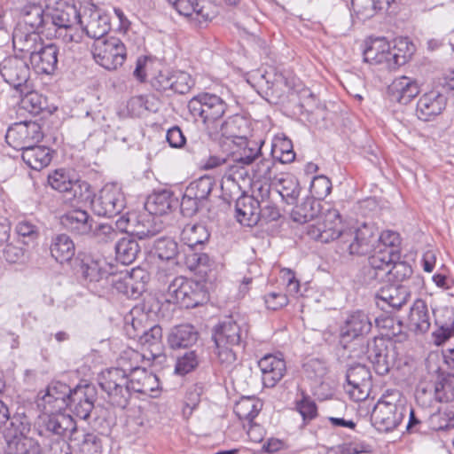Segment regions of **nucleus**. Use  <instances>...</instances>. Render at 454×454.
I'll return each mask as SVG.
<instances>
[{
  "mask_svg": "<svg viewBox=\"0 0 454 454\" xmlns=\"http://www.w3.org/2000/svg\"><path fill=\"white\" fill-rule=\"evenodd\" d=\"M71 0H43L46 8V17L49 21L46 29L55 30V36L65 43H80L82 33L74 27L78 25L80 12Z\"/></svg>",
  "mask_w": 454,
  "mask_h": 454,
  "instance_id": "obj_1",
  "label": "nucleus"
},
{
  "mask_svg": "<svg viewBox=\"0 0 454 454\" xmlns=\"http://www.w3.org/2000/svg\"><path fill=\"white\" fill-rule=\"evenodd\" d=\"M163 296L167 302L186 309L202 305L209 299L203 284L184 277L175 278L165 290Z\"/></svg>",
  "mask_w": 454,
  "mask_h": 454,
  "instance_id": "obj_2",
  "label": "nucleus"
},
{
  "mask_svg": "<svg viewBox=\"0 0 454 454\" xmlns=\"http://www.w3.org/2000/svg\"><path fill=\"white\" fill-rule=\"evenodd\" d=\"M98 385L113 405L124 409L130 399L129 378L125 369L110 368L100 373Z\"/></svg>",
  "mask_w": 454,
  "mask_h": 454,
  "instance_id": "obj_3",
  "label": "nucleus"
},
{
  "mask_svg": "<svg viewBox=\"0 0 454 454\" xmlns=\"http://www.w3.org/2000/svg\"><path fill=\"white\" fill-rule=\"evenodd\" d=\"M227 107L222 98L210 93H200L188 102L190 114L195 120L200 119L207 129L223 116Z\"/></svg>",
  "mask_w": 454,
  "mask_h": 454,
  "instance_id": "obj_4",
  "label": "nucleus"
},
{
  "mask_svg": "<svg viewBox=\"0 0 454 454\" xmlns=\"http://www.w3.org/2000/svg\"><path fill=\"white\" fill-rule=\"evenodd\" d=\"M95 61L107 70H116L122 66L127 51L121 40L115 36L95 41L92 46Z\"/></svg>",
  "mask_w": 454,
  "mask_h": 454,
  "instance_id": "obj_5",
  "label": "nucleus"
},
{
  "mask_svg": "<svg viewBox=\"0 0 454 454\" xmlns=\"http://www.w3.org/2000/svg\"><path fill=\"white\" fill-rule=\"evenodd\" d=\"M378 242V229L372 223L347 230L342 235V244L351 255H365L375 252Z\"/></svg>",
  "mask_w": 454,
  "mask_h": 454,
  "instance_id": "obj_6",
  "label": "nucleus"
},
{
  "mask_svg": "<svg viewBox=\"0 0 454 454\" xmlns=\"http://www.w3.org/2000/svg\"><path fill=\"white\" fill-rule=\"evenodd\" d=\"M364 60L370 65H380L392 70L406 63L405 55L391 52V47L383 38H376L367 43L363 52Z\"/></svg>",
  "mask_w": 454,
  "mask_h": 454,
  "instance_id": "obj_7",
  "label": "nucleus"
},
{
  "mask_svg": "<svg viewBox=\"0 0 454 454\" xmlns=\"http://www.w3.org/2000/svg\"><path fill=\"white\" fill-rule=\"evenodd\" d=\"M126 200L121 188L114 184L105 185L98 195L91 200L95 214L106 217L120 215L125 208Z\"/></svg>",
  "mask_w": 454,
  "mask_h": 454,
  "instance_id": "obj_8",
  "label": "nucleus"
},
{
  "mask_svg": "<svg viewBox=\"0 0 454 454\" xmlns=\"http://www.w3.org/2000/svg\"><path fill=\"white\" fill-rule=\"evenodd\" d=\"M407 411L408 408L401 403L380 400L373 409L372 420L379 431L389 432L400 425Z\"/></svg>",
  "mask_w": 454,
  "mask_h": 454,
  "instance_id": "obj_9",
  "label": "nucleus"
},
{
  "mask_svg": "<svg viewBox=\"0 0 454 454\" xmlns=\"http://www.w3.org/2000/svg\"><path fill=\"white\" fill-rule=\"evenodd\" d=\"M43 137L42 128L35 121L16 122L8 129L5 135L6 143L21 152L39 143Z\"/></svg>",
  "mask_w": 454,
  "mask_h": 454,
  "instance_id": "obj_10",
  "label": "nucleus"
},
{
  "mask_svg": "<svg viewBox=\"0 0 454 454\" xmlns=\"http://www.w3.org/2000/svg\"><path fill=\"white\" fill-rule=\"evenodd\" d=\"M78 26L82 29V34L85 33L88 37L95 41L105 39V35L111 29L109 16L94 4L84 7L82 12L80 11Z\"/></svg>",
  "mask_w": 454,
  "mask_h": 454,
  "instance_id": "obj_11",
  "label": "nucleus"
},
{
  "mask_svg": "<svg viewBox=\"0 0 454 454\" xmlns=\"http://www.w3.org/2000/svg\"><path fill=\"white\" fill-rule=\"evenodd\" d=\"M254 199L257 201L260 222L268 223L280 218V209L277 205L278 194L273 192L270 184L254 182Z\"/></svg>",
  "mask_w": 454,
  "mask_h": 454,
  "instance_id": "obj_12",
  "label": "nucleus"
},
{
  "mask_svg": "<svg viewBox=\"0 0 454 454\" xmlns=\"http://www.w3.org/2000/svg\"><path fill=\"white\" fill-rule=\"evenodd\" d=\"M0 74L5 82L22 94L23 88L27 89L30 68L22 57L10 56L0 63Z\"/></svg>",
  "mask_w": 454,
  "mask_h": 454,
  "instance_id": "obj_13",
  "label": "nucleus"
},
{
  "mask_svg": "<svg viewBox=\"0 0 454 454\" xmlns=\"http://www.w3.org/2000/svg\"><path fill=\"white\" fill-rule=\"evenodd\" d=\"M372 320L367 314L361 310L355 311L348 315L340 328V342L345 349L348 345L372 330Z\"/></svg>",
  "mask_w": 454,
  "mask_h": 454,
  "instance_id": "obj_14",
  "label": "nucleus"
},
{
  "mask_svg": "<svg viewBox=\"0 0 454 454\" xmlns=\"http://www.w3.org/2000/svg\"><path fill=\"white\" fill-rule=\"evenodd\" d=\"M98 390L93 384H79L71 389L67 407L78 418L87 419L97 400Z\"/></svg>",
  "mask_w": 454,
  "mask_h": 454,
  "instance_id": "obj_15",
  "label": "nucleus"
},
{
  "mask_svg": "<svg viewBox=\"0 0 454 454\" xmlns=\"http://www.w3.org/2000/svg\"><path fill=\"white\" fill-rule=\"evenodd\" d=\"M79 272L89 288L98 291V288H107L108 272L104 268L105 262L93 258L91 255L83 254L79 257Z\"/></svg>",
  "mask_w": 454,
  "mask_h": 454,
  "instance_id": "obj_16",
  "label": "nucleus"
},
{
  "mask_svg": "<svg viewBox=\"0 0 454 454\" xmlns=\"http://www.w3.org/2000/svg\"><path fill=\"white\" fill-rule=\"evenodd\" d=\"M73 427H76L72 417L61 411L50 412L43 411L38 419V434L41 436L54 435L62 438L67 431L71 434Z\"/></svg>",
  "mask_w": 454,
  "mask_h": 454,
  "instance_id": "obj_17",
  "label": "nucleus"
},
{
  "mask_svg": "<svg viewBox=\"0 0 454 454\" xmlns=\"http://www.w3.org/2000/svg\"><path fill=\"white\" fill-rule=\"evenodd\" d=\"M348 389L351 398L359 402L364 400L372 387V374L368 367L362 364L350 365L346 373Z\"/></svg>",
  "mask_w": 454,
  "mask_h": 454,
  "instance_id": "obj_18",
  "label": "nucleus"
},
{
  "mask_svg": "<svg viewBox=\"0 0 454 454\" xmlns=\"http://www.w3.org/2000/svg\"><path fill=\"white\" fill-rule=\"evenodd\" d=\"M71 387L60 381L51 382L45 394L38 402L43 411L59 412L67 408V402L71 394Z\"/></svg>",
  "mask_w": 454,
  "mask_h": 454,
  "instance_id": "obj_19",
  "label": "nucleus"
},
{
  "mask_svg": "<svg viewBox=\"0 0 454 454\" xmlns=\"http://www.w3.org/2000/svg\"><path fill=\"white\" fill-rule=\"evenodd\" d=\"M447 105V98L436 90L424 93L419 98L416 107L417 117L423 121L434 120L441 114Z\"/></svg>",
  "mask_w": 454,
  "mask_h": 454,
  "instance_id": "obj_20",
  "label": "nucleus"
},
{
  "mask_svg": "<svg viewBox=\"0 0 454 454\" xmlns=\"http://www.w3.org/2000/svg\"><path fill=\"white\" fill-rule=\"evenodd\" d=\"M262 372V384L266 387H273L279 382L286 372L283 357L271 354L266 355L258 361Z\"/></svg>",
  "mask_w": 454,
  "mask_h": 454,
  "instance_id": "obj_21",
  "label": "nucleus"
},
{
  "mask_svg": "<svg viewBox=\"0 0 454 454\" xmlns=\"http://www.w3.org/2000/svg\"><path fill=\"white\" fill-rule=\"evenodd\" d=\"M95 221L89 213L82 209H72L60 217V224L74 235H90Z\"/></svg>",
  "mask_w": 454,
  "mask_h": 454,
  "instance_id": "obj_22",
  "label": "nucleus"
},
{
  "mask_svg": "<svg viewBox=\"0 0 454 454\" xmlns=\"http://www.w3.org/2000/svg\"><path fill=\"white\" fill-rule=\"evenodd\" d=\"M69 440L73 448L79 454H102L103 442L101 434L94 432H85L79 430L77 427H73Z\"/></svg>",
  "mask_w": 454,
  "mask_h": 454,
  "instance_id": "obj_23",
  "label": "nucleus"
},
{
  "mask_svg": "<svg viewBox=\"0 0 454 454\" xmlns=\"http://www.w3.org/2000/svg\"><path fill=\"white\" fill-rule=\"evenodd\" d=\"M59 47L54 43H43L30 59L37 74H53L58 67Z\"/></svg>",
  "mask_w": 454,
  "mask_h": 454,
  "instance_id": "obj_24",
  "label": "nucleus"
},
{
  "mask_svg": "<svg viewBox=\"0 0 454 454\" xmlns=\"http://www.w3.org/2000/svg\"><path fill=\"white\" fill-rule=\"evenodd\" d=\"M387 261L376 254H371L358 274L359 281L366 286H375L387 278Z\"/></svg>",
  "mask_w": 454,
  "mask_h": 454,
  "instance_id": "obj_25",
  "label": "nucleus"
},
{
  "mask_svg": "<svg viewBox=\"0 0 454 454\" xmlns=\"http://www.w3.org/2000/svg\"><path fill=\"white\" fill-rule=\"evenodd\" d=\"M247 336V332L231 318L220 323L215 329L213 340L215 345H231L240 347Z\"/></svg>",
  "mask_w": 454,
  "mask_h": 454,
  "instance_id": "obj_26",
  "label": "nucleus"
},
{
  "mask_svg": "<svg viewBox=\"0 0 454 454\" xmlns=\"http://www.w3.org/2000/svg\"><path fill=\"white\" fill-rule=\"evenodd\" d=\"M128 370L129 371L128 378L130 394L135 392L149 395L159 388V380L155 374L139 366L131 367Z\"/></svg>",
  "mask_w": 454,
  "mask_h": 454,
  "instance_id": "obj_27",
  "label": "nucleus"
},
{
  "mask_svg": "<svg viewBox=\"0 0 454 454\" xmlns=\"http://www.w3.org/2000/svg\"><path fill=\"white\" fill-rule=\"evenodd\" d=\"M383 339L374 338L367 344V358L372 364L374 371L379 375L388 373L393 365V358Z\"/></svg>",
  "mask_w": 454,
  "mask_h": 454,
  "instance_id": "obj_28",
  "label": "nucleus"
},
{
  "mask_svg": "<svg viewBox=\"0 0 454 454\" xmlns=\"http://www.w3.org/2000/svg\"><path fill=\"white\" fill-rule=\"evenodd\" d=\"M116 226L118 229L127 233H131L139 239L153 237L157 233L149 219L135 215L121 216L116 221Z\"/></svg>",
  "mask_w": 454,
  "mask_h": 454,
  "instance_id": "obj_29",
  "label": "nucleus"
},
{
  "mask_svg": "<svg viewBox=\"0 0 454 454\" xmlns=\"http://www.w3.org/2000/svg\"><path fill=\"white\" fill-rule=\"evenodd\" d=\"M410 297L407 287L402 285H388L382 287L376 294L377 305L382 309H387L386 306L397 310L406 304Z\"/></svg>",
  "mask_w": 454,
  "mask_h": 454,
  "instance_id": "obj_30",
  "label": "nucleus"
},
{
  "mask_svg": "<svg viewBox=\"0 0 454 454\" xmlns=\"http://www.w3.org/2000/svg\"><path fill=\"white\" fill-rule=\"evenodd\" d=\"M401 238L398 232L394 231H384L378 232V242L376 243L374 254L393 262L401 259Z\"/></svg>",
  "mask_w": 454,
  "mask_h": 454,
  "instance_id": "obj_31",
  "label": "nucleus"
},
{
  "mask_svg": "<svg viewBox=\"0 0 454 454\" xmlns=\"http://www.w3.org/2000/svg\"><path fill=\"white\" fill-rule=\"evenodd\" d=\"M43 31L25 32L22 28H15L12 34L14 51L29 56L32 59L40 46L43 43L40 36Z\"/></svg>",
  "mask_w": 454,
  "mask_h": 454,
  "instance_id": "obj_32",
  "label": "nucleus"
},
{
  "mask_svg": "<svg viewBox=\"0 0 454 454\" xmlns=\"http://www.w3.org/2000/svg\"><path fill=\"white\" fill-rule=\"evenodd\" d=\"M392 100L402 105L409 104L419 93V86L415 80L401 76L393 81L388 87Z\"/></svg>",
  "mask_w": 454,
  "mask_h": 454,
  "instance_id": "obj_33",
  "label": "nucleus"
},
{
  "mask_svg": "<svg viewBox=\"0 0 454 454\" xmlns=\"http://www.w3.org/2000/svg\"><path fill=\"white\" fill-rule=\"evenodd\" d=\"M177 204L178 200L171 191L161 190L150 195L145 207L151 215H162L171 212Z\"/></svg>",
  "mask_w": 454,
  "mask_h": 454,
  "instance_id": "obj_34",
  "label": "nucleus"
},
{
  "mask_svg": "<svg viewBox=\"0 0 454 454\" xmlns=\"http://www.w3.org/2000/svg\"><path fill=\"white\" fill-rule=\"evenodd\" d=\"M237 220L244 225L254 226L260 222L257 201L254 199V187L251 196L239 198L235 205Z\"/></svg>",
  "mask_w": 454,
  "mask_h": 454,
  "instance_id": "obj_35",
  "label": "nucleus"
},
{
  "mask_svg": "<svg viewBox=\"0 0 454 454\" xmlns=\"http://www.w3.org/2000/svg\"><path fill=\"white\" fill-rule=\"evenodd\" d=\"M199 339V333L192 325H180L174 327L168 334V343L172 349L189 348Z\"/></svg>",
  "mask_w": 454,
  "mask_h": 454,
  "instance_id": "obj_36",
  "label": "nucleus"
},
{
  "mask_svg": "<svg viewBox=\"0 0 454 454\" xmlns=\"http://www.w3.org/2000/svg\"><path fill=\"white\" fill-rule=\"evenodd\" d=\"M21 158L32 169L41 170L51 163L52 150L47 146L34 144L22 152Z\"/></svg>",
  "mask_w": 454,
  "mask_h": 454,
  "instance_id": "obj_37",
  "label": "nucleus"
},
{
  "mask_svg": "<svg viewBox=\"0 0 454 454\" xmlns=\"http://www.w3.org/2000/svg\"><path fill=\"white\" fill-rule=\"evenodd\" d=\"M263 144V141L256 142L248 140L247 137L239 138V142L234 145L237 150L232 152V157L243 165H251L262 155L261 150Z\"/></svg>",
  "mask_w": 454,
  "mask_h": 454,
  "instance_id": "obj_38",
  "label": "nucleus"
},
{
  "mask_svg": "<svg viewBox=\"0 0 454 454\" xmlns=\"http://www.w3.org/2000/svg\"><path fill=\"white\" fill-rule=\"evenodd\" d=\"M243 129H247L246 120L239 115H233L223 121L215 132L235 145L239 142V138L247 137Z\"/></svg>",
  "mask_w": 454,
  "mask_h": 454,
  "instance_id": "obj_39",
  "label": "nucleus"
},
{
  "mask_svg": "<svg viewBox=\"0 0 454 454\" xmlns=\"http://www.w3.org/2000/svg\"><path fill=\"white\" fill-rule=\"evenodd\" d=\"M409 324L413 331L425 333L430 327V315L426 302L420 299L415 301L409 314Z\"/></svg>",
  "mask_w": 454,
  "mask_h": 454,
  "instance_id": "obj_40",
  "label": "nucleus"
},
{
  "mask_svg": "<svg viewBox=\"0 0 454 454\" xmlns=\"http://www.w3.org/2000/svg\"><path fill=\"white\" fill-rule=\"evenodd\" d=\"M153 252L160 260L168 264H178L176 258L179 254V247L177 242L172 238L161 237L155 239Z\"/></svg>",
  "mask_w": 454,
  "mask_h": 454,
  "instance_id": "obj_41",
  "label": "nucleus"
},
{
  "mask_svg": "<svg viewBox=\"0 0 454 454\" xmlns=\"http://www.w3.org/2000/svg\"><path fill=\"white\" fill-rule=\"evenodd\" d=\"M50 251L51 256L57 262L64 263L73 258L75 247L69 236L66 234H59L52 238Z\"/></svg>",
  "mask_w": 454,
  "mask_h": 454,
  "instance_id": "obj_42",
  "label": "nucleus"
},
{
  "mask_svg": "<svg viewBox=\"0 0 454 454\" xmlns=\"http://www.w3.org/2000/svg\"><path fill=\"white\" fill-rule=\"evenodd\" d=\"M322 210L321 203L314 197L306 198L292 210V219L299 223H308L317 218Z\"/></svg>",
  "mask_w": 454,
  "mask_h": 454,
  "instance_id": "obj_43",
  "label": "nucleus"
},
{
  "mask_svg": "<svg viewBox=\"0 0 454 454\" xmlns=\"http://www.w3.org/2000/svg\"><path fill=\"white\" fill-rule=\"evenodd\" d=\"M114 249L116 260L125 265L134 262L141 251L137 241L131 236L118 239Z\"/></svg>",
  "mask_w": 454,
  "mask_h": 454,
  "instance_id": "obj_44",
  "label": "nucleus"
},
{
  "mask_svg": "<svg viewBox=\"0 0 454 454\" xmlns=\"http://www.w3.org/2000/svg\"><path fill=\"white\" fill-rule=\"evenodd\" d=\"M17 12L25 25L29 27L31 30L43 32V27L49 23L46 17L45 4Z\"/></svg>",
  "mask_w": 454,
  "mask_h": 454,
  "instance_id": "obj_45",
  "label": "nucleus"
},
{
  "mask_svg": "<svg viewBox=\"0 0 454 454\" xmlns=\"http://www.w3.org/2000/svg\"><path fill=\"white\" fill-rule=\"evenodd\" d=\"M262 407V403L260 400L246 396L236 403L234 412L240 420H245L251 424L257 417Z\"/></svg>",
  "mask_w": 454,
  "mask_h": 454,
  "instance_id": "obj_46",
  "label": "nucleus"
},
{
  "mask_svg": "<svg viewBox=\"0 0 454 454\" xmlns=\"http://www.w3.org/2000/svg\"><path fill=\"white\" fill-rule=\"evenodd\" d=\"M8 450L11 454H42L38 442L27 435H12L8 441Z\"/></svg>",
  "mask_w": 454,
  "mask_h": 454,
  "instance_id": "obj_47",
  "label": "nucleus"
},
{
  "mask_svg": "<svg viewBox=\"0 0 454 454\" xmlns=\"http://www.w3.org/2000/svg\"><path fill=\"white\" fill-rule=\"evenodd\" d=\"M181 235L189 250H192L198 245H203L210 236L203 224H188L184 228Z\"/></svg>",
  "mask_w": 454,
  "mask_h": 454,
  "instance_id": "obj_48",
  "label": "nucleus"
},
{
  "mask_svg": "<svg viewBox=\"0 0 454 454\" xmlns=\"http://www.w3.org/2000/svg\"><path fill=\"white\" fill-rule=\"evenodd\" d=\"M107 287L111 286L118 293L123 294L128 297H135L136 294H139L137 287L133 286L132 276L129 275L128 272L125 274H108L107 276Z\"/></svg>",
  "mask_w": 454,
  "mask_h": 454,
  "instance_id": "obj_49",
  "label": "nucleus"
},
{
  "mask_svg": "<svg viewBox=\"0 0 454 454\" xmlns=\"http://www.w3.org/2000/svg\"><path fill=\"white\" fill-rule=\"evenodd\" d=\"M278 184L279 189L273 190L278 192V198L281 197L287 204L295 203L301 192L298 180L293 176H286L278 180Z\"/></svg>",
  "mask_w": 454,
  "mask_h": 454,
  "instance_id": "obj_50",
  "label": "nucleus"
},
{
  "mask_svg": "<svg viewBox=\"0 0 454 454\" xmlns=\"http://www.w3.org/2000/svg\"><path fill=\"white\" fill-rule=\"evenodd\" d=\"M427 427L433 431L447 430L454 427V409L448 407L439 410L427 418Z\"/></svg>",
  "mask_w": 454,
  "mask_h": 454,
  "instance_id": "obj_51",
  "label": "nucleus"
},
{
  "mask_svg": "<svg viewBox=\"0 0 454 454\" xmlns=\"http://www.w3.org/2000/svg\"><path fill=\"white\" fill-rule=\"evenodd\" d=\"M215 184L214 177L206 175L191 182L185 190L197 197V200L206 203Z\"/></svg>",
  "mask_w": 454,
  "mask_h": 454,
  "instance_id": "obj_52",
  "label": "nucleus"
},
{
  "mask_svg": "<svg viewBox=\"0 0 454 454\" xmlns=\"http://www.w3.org/2000/svg\"><path fill=\"white\" fill-rule=\"evenodd\" d=\"M346 232L341 227L337 225H328L326 223H321L317 226H311L309 231V234L315 239L319 240L323 243H328L336 239H339L342 243V235Z\"/></svg>",
  "mask_w": 454,
  "mask_h": 454,
  "instance_id": "obj_53",
  "label": "nucleus"
},
{
  "mask_svg": "<svg viewBox=\"0 0 454 454\" xmlns=\"http://www.w3.org/2000/svg\"><path fill=\"white\" fill-rule=\"evenodd\" d=\"M435 399L440 403L454 401V374L442 375L434 385Z\"/></svg>",
  "mask_w": 454,
  "mask_h": 454,
  "instance_id": "obj_54",
  "label": "nucleus"
},
{
  "mask_svg": "<svg viewBox=\"0 0 454 454\" xmlns=\"http://www.w3.org/2000/svg\"><path fill=\"white\" fill-rule=\"evenodd\" d=\"M24 89V92L21 96V106L24 109L32 114H40L44 108H46V99L35 91L28 90V87Z\"/></svg>",
  "mask_w": 454,
  "mask_h": 454,
  "instance_id": "obj_55",
  "label": "nucleus"
},
{
  "mask_svg": "<svg viewBox=\"0 0 454 454\" xmlns=\"http://www.w3.org/2000/svg\"><path fill=\"white\" fill-rule=\"evenodd\" d=\"M200 361L198 348L187 350L180 356L176 364L175 372L179 375H185L195 370Z\"/></svg>",
  "mask_w": 454,
  "mask_h": 454,
  "instance_id": "obj_56",
  "label": "nucleus"
},
{
  "mask_svg": "<svg viewBox=\"0 0 454 454\" xmlns=\"http://www.w3.org/2000/svg\"><path fill=\"white\" fill-rule=\"evenodd\" d=\"M387 278L390 282H403L412 275L411 266L404 261L399 259L393 262H387Z\"/></svg>",
  "mask_w": 454,
  "mask_h": 454,
  "instance_id": "obj_57",
  "label": "nucleus"
},
{
  "mask_svg": "<svg viewBox=\"0 0 454 454\" xmlns=\"http://www.w3.org/2000/svg\"><path fill=\"white\" fill-rule=\"evenodd\" d=\"M190 5L192 10L189 11L187 13L180 14L185 17H191L195 14L199 22L212 20L216 16V12L210 3L205 1L192 2L190 0Z\"/></svg>",
  "mask_w": 454,
  "mask_h": 454,
  "instance_id": "obj_58",
  "label": "nucleus"
},
{
  "mask_svg": "<svg viewBox=\"0 0 454 454\" xmlns=\"http://www.w3.org/2000/svg\"><path fill=\"white\" fill-rule=\"evenodd\" d=\"M194 84L195 82L190 74L180 70L173 71L169 91L184 95L192 90Z\"/></svg>",
  "mask_w": 454,
  "mask_h": 454,
  "instance_id": "obj_59",
  "label": "nucleus"
},
{
  "mask_svg": "<svg viewBox=\"0 0 454 454\" xmlns=\"http://www.w3.org/2000/svg\"><path fill=\"white\" fill-rule=\"evenodd\" d=\"M276 161L274 158L262 159L253 168L254 176L258 180L256 182L267 183L276 176Z\"/></svg>",
  "mask_w": 454,
  "mask_h": 454,
  "instance_id": "obj_60",
  "label": "nucleus"
},
{
  "mask_svg": "<svg viewBox=\"0 0 454 454\" xmlns=\"http://www.w3.org/2000/svg\"><path fill=\"white\" fill-rule=\"evenodd\" d=\"M168 265L169 266L167 267L164 263H162L158 267V270L155 274V278L159 283V290L162 293V294H165V290L168 288L169 284H171L175 278L179 277L176 275L177 272L176 268L177 265Z\"/></svg>",
  "mask_w": 454,
  "mask_h": 454,
  "instance_id": "obj_61",
  "label": "nucleus"
},
{
  "mask_svg": "<svg viewBox=\"0 0 454 454\" xmlns=\"http://www.w3.org/2000/svg\"><path fill=\"white\" fill-rule=\"evenodd\" d=\"M90 185L81 180H73L71 182V187H68L66 192V199L72 200H77L79 201L87 200L90 197Z\"/></svg>",
  "mask_w": 454,
  "mask_h": 454,
  "instance_id": "obj_62",
  "label": "nucleus"
},
{
  "mask_svg": "<svg viewBox=\"0 0 454 454\" xmlns=\"http://www.w3.org/2000/svg\"><path fill=\"white\" fill-rule=\"evenodd\" d=\"M204 206V202L197 200V197H194L186 190L184 191L180 202V211L184 216L192 217L195 215Z\"/></svg>",
  "mask_w": 454,
  "mask_h": 454,
  "instance_id": "obj_63",
  "label": "nucleus"
},
{
  "mask_svg": "<svg viewBox=\"0 0 454 454\" xmlns=\"http://www.w3.org/2000/svg\"><path fill=\"white\" fill-rule=\"evenodd\" d=\"M351 5L360 20L370 19L379 12L374 0H351Z\"/></svg>",
  "mask_w": 454,
  "mask_h": 454,
  "instance_id": "obj_64",
  "label": "nucleus"
}]
</instances>
